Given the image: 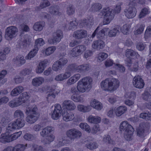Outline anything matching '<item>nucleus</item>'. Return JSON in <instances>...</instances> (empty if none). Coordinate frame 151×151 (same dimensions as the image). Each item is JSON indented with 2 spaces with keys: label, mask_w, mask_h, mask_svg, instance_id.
Listing matches in <instances>:
<instances>
[{
  "label": "nucleus",
  "mask_w": 151,
  "mask_h": 151,
  "mask_svg": "<svg viewBox=\"0 0 151 151\" xmlns=\"http://www.w3.org/2000/svg\"><path fill=\"white\" fill-rule=\"evenodd\" d=\"M119 81L116 78H107L101 83V88L105 91H114L119 87Z\"/></svg>",
  "instance_id": "1"
},
{
  "label": "nucleus",
  "mask_w": 151,
  "mask_h": 151,
  "mask_svg": "<svg viewBox=\"0 0 151 151\" xmlns=\"http://www.w3.org/2000/svg\"><path fill=\"white\" fill-rule=\"evenodd\" d=\"M26 110V114H29L27 117V122L29 124L34 123L37 120L39 115L37 106L33 105L31 108L27 107Z\"/></svg>",
  "instance_id": "2"
},
{
  "label": "nucleus",
  "mask_w": 151,
  "mask_h": 151,
  "mask_svg": "<svg viewBox=\"0 0 151 151\" xmlns=\"http://www.w3.org/2000/svg\"><path fill=\"white\" fill-rule=\"evenodd\" d=\"M92 79L90 77H86L80 80L78 82L77 90L80 92H85L86 90L92 87Z\"/></svg>",
  "instance_id": "3"
},
{
  "label": "nucleus",
  "mask_w": 151,
  "mask_h": 151,
  "mask_svg": "<svg viewBox=\"0 0 151 151\" xmlns=\"http://www.w3.org/2000/svg\"><path fill=\"white\" fill-rule=\"evenodd\" d=\"M115 14L114 10L107 8H104L98 15L100 17L104 16L103 23L104 24H109L113 19Z\"/></svg>",
  "instance_id": "4"
},
{
  "label": "nucleus",
  "mask_w": 151,
  "mask_h": 151,
  "mask_svg": "<svg viewBox=\"0 0 151 151\" xmlns=\"http://www.w3.org/2000/svg\"><path fill=\"white\" fill-rule=\"evenodd\" d=\"M66 53L65 52L61 53L59 55V60L55 62L52 66L53 70L57 71L59 70L62 69L67 63L68 60L65 58Z\"/></svg>",
  "instance_id": "5"
},
{
  "label": "nucleus",
  "mask_w": 151,
  "mask_h": 151,
  "mask_svg": "<svg viewBox=\"0 0 151 151\" xmlns=\"http://www.w3.org/2000/svg\"><path fill=\"white\" fill-rule=\"evenodd\" d=\"M22 133H14L11 134L10 133H2L0 137V142L5 143L7 142H10L16 140L19 137Z\"/></svg>",
  "instance_id": "6"
},
{
  "label": "nucleus",
  "mask_w": 151,
  "mask_h": 151,
  "mask_svg": "<svg viewBox=\"0 0 151 151\" xmlns=\"http://www.w3.org/2000/svg\"><path fill=\"white\" fill-rule=\"evenodd\" d=\"M44 44V42L42 38L37 39L35 41V45L33 49L28 54L26 57L27 59H31L35 55L38 50V48Z\"/></svg>",
  "instance_id": "7"
},
{
  "label": "nucleus",
  "mask_w": 151,
  "mask_h": 151,
  "mask_svg": "<svg viewBox=\"0 0 151 151\" xmlns=\"http://www.w3.org/2000/svg\"><path fill=\"white\" fill-rule=\"evenodd\" d=\"M18 32V29L16 27L11 26L8 27L6 29L5 37L6 40L11 39L16 36Z\"/></svg>",
  "instance_id": "8"
},
{
  "label": "nucleus",
  "mask_w": 151,
  "mask_h": 151,
  "mask_svg": "<svg viewBox=\"0 0 151 151\" xmlns=\"http://www.w3.org/2000/svg\"><path fill=\"white\" fill-rule=\"evenodd\" d=\"M14 116L17 119L15 121L20 127H23L24 125L25 122L24 120V115L23 112L20 110L16 111L14 114Z\"/></svg>",
  "instance_id": "9"
},
{
  "label": "nucleus",
  "mask_w": 151,
  "mask_h": 151,
  "mask_svg": "<svg viewBox=\"0 0 151 151\" xmlns=\"http://www.w3.org/2000/svg\"><path fill=\"white\" fill-rule=\"evenodd\" d=\"M135 6L129 5L128 8L124 10V14L126 17L128 18H132L136 15L137 10L135 7Z\"/></svg>",
  "instance_id": "10"
},
{
  "label": "nucleus",
  "mask_w": 151,
  "mask_h": 151,
  "mask_svg": "<svg viewBox=\"0 0 151 151\" xmlns=\"http://www.w3.org/2000/svg\"><path fill=\"white\" fill-rule=\"evenodd\" d=\"M120 131L124 132H134V130L132 126L129 124L126 121H124L121 123Z\"/></svg>",
  "instance_id": "11"
},
{
  "label": "nucleus",
  "mask_w": 151,
  "mask_h": 151,
  "mask_svg": "<svg viewBox=\"0 0 151 151\" xmlns=\"http://www.w3.org/2000/svg\"><path fill=\"white\" fill-rule=\"evenodd\" d=\"M41 135L44 137L42 142L44 145L49 144L55 138V136L52 133H40Z\"/></svg>",
  "instance_id": "12"
},
{
  "label": "nucleus",
  "mask_w": 151,
  "mask_h": 151,
  "mask_svg": "<svg viewBox=\"0 0 151 151\" xmlns=\"http://www.w3.org/2000/svg\"><path fill=\"white\" fill-rule=\"evenodd\" d=\"M62 111L61 105L59 104H56L54 109L52 112V118L54 119H58L61 116Z\"/></svg>",
  "instance_id": "13"
},
{
  "label": "nucleus",
  "mask_w": 151,
  "mask_h": 151,
  "mask_svg": "<svg viewBox=\"0 0 151 151\" xmlns=\"http://www.w3.org/2000/svg\"><path fill=\"white\" fill-rule=\"evenodd\" d=\"M132 83L135 87L139 88H143L145 85L143 80L139 76H135L133 78Z\"/></svg>",
  "instance_id": "14"
},
{
  "label": "nucleus",
  "mask_w": 151,
  "mask_h": 151,
  "mask_svg": "<svg viewBox=\"0 0 151 151\" xmlns=\"http://www.w3.org/2000/svg\"><path fill=\"white\" fill-rule=\"evenodd\" d=\"M87 35V32L85 30H78L73 33V36L77 39H81L85 38Z\"/></svg>",
  "instance_id": "15"
},
{
  "label": "nucleus",
  "mask_w": 151,
  "mask_h": 151,
  "mask_svg": "<svg viewBox=\"0 0 151 151\" xmlns=\"http://www.w3.org/2000/svg\"><path fill=\"white\" fill-rule=\"evenodd\" d=\"M31 40L29 36L28 35H25L19 42V44L21 48L25 47L30 44Z\"/></svg>",
  "instance_id": "16"
},
{
  "label": "nucleus",
  "mask_w": 151,
  "mask_h": 151,
  "mask_svg": "<svg viewBox=\"0 0 151 151\" xmlns=\"http://www.w3.org/2000/svg\"><path fill=\"white\" fill-rule=\"evenodd\" d=\"M63 120L65 121L72 120L75 118L74 114L70 111L68 110H65L62 113Z\"/></svg>",
  "instance_id": "17"
},
{
  "label": "nucleus",
  "mask_w": 151,
  "mask_h": 151,
  "mask_svg": "<svg viewBox=\"0 0 151 151\" xmlns=\"http://www.w3.org/2000/svg\"><path fill=\"white\" fill-rule=\"evenodd\" d=\"M48 62L47 60L45 59L40 62L37 66L36 69V71L37 73H42L46 66V65Z\"/></svg>",
  "instance_id": "18"
},
{
  "label": "nucleus",
  "mask_w": 151,
  "mask_h": 151,
  "mask_svg": "<svg viewBox=\"0 0 151 151\" xmlns=\"http://www.w3.org/2000/svg\"><path fill=\"white\" fill-rule=\"evenodd\" d=\"M105 45L104 42L100 40L94 41L92 44V46L94 49L99 50L102 49Z\"/></svg>",
  "instance_id": "19"
},
{
  "label": "nucleus",
  "mask_w": 151,
  "mask_h": 151,
  "mask_svg": "<svg viewBox=\"0 0 151 151\" xmlns=\"http://www.w3.org/2000/svg\"><path fill=\"white\" fill-rule=\"evenodd\" d=\"M63 107L68 110H73L76 108V106L73 102L70 100H65L63 103Z\"/></svg>",
  "instance_id": "20"
},
{
  "label": "nucleus",
  "mask_w": 151,
  "mask_h": 151,
  "mask_svg": "<svg viewBox=\"0 0 151 151\" xmlns=\"http://www.w3.org/2000/svg\"><path fill=\"white\" fill-rule=\"evenodd\" d=\"M44 81V79L42 77H36L32 80V83L35 86L38 87L41 85Z\"/></svg>",
  "instance_id": "21"
},
{
  "label": "nucleus",
  "mask_w": 151,
  "mask_h": 151,
  "mask_svg": "<svg viewBox=\"0 0 151 151\" xmlns=\"http://www.w3.org/2000/svg\"><path fill=\"white\" fill-rule=\"evenodd\" d=\"M24 88L22 86L16 87L13 89L11 92V95L12 96H15L22 93L24 91Z\"/></svg>",
  "instance_id": "22"
},
{
  "label": "nucleus",
  "mask_w": 151,
  "mask_h": 151,
  "mask_svg": "<svg viewBox=\"0 0 151 151\" xmlns=\"http://www.w3.org/2000/svg\"><path fill=\"white\" fill-rule=\"evenodd\" d=\"M91 66L89 63H84L81 65H78V72H85L90 69Z\"/></svg>",
  "instance_id": "23"
},
{
  "label": "nucleus",
  "mask_w": 151,
  "mask_h": 151,
  "mask_svg": "<svg viewBox=\"0 0 151 151\" xmlns=\"http://www.w3.org/2000/svg\"><path fill=\"white\" fill-rule=\"evenodd\" d=\"M91 106L97 110H101L102 108V104L95 99H93L91 100Z\"/></svg>",
  "instance_id": "24"
},
{
  "label": "nucleus",
  "mask_w": 151,
  "mask_h": 151,
  "mask_svg": "<svg viewBox=\"0 0 151 151\" xmlns=\"http://www.w3.org/2000/svg\"><path fill=\"white\" fill-rule=\"evenodd\" d=\"M93 17H90L89 18H88L87 19H84L82 20L80 24L82 27H89L93 24Z\"/></svg>",
  "instance_id": "25"
},
{
  "label": "nucleus",
  "mask_w": 151,
  "mask_h": 151,
  "mask_svg": "<svg viewBox=\"0 0 151 151\" xmlns=\"http://www.w3.org/2000/svg\"><path fill=\"white\" fill-rule=\"evenodd\" d=\"M62 31L60 30H57L56 32L53 34V38L54 40L56 43L59 42L63 37Z\"/></svg>",
  "instance_id": "26"
},
{
  "label": "nucleus",
  "mask_w": 151,
  "mask_h": 151,
  "mask_svg": "<svg viewBox=\"0 0 151 151\" xmlns=\"http://www.w3.org/2000/svg\"><path fill=\"white\" fill-rule=\"evenodd\" d=\"M18 125L15 121L12 123H10L7 127L6 132L14 131L16 129L21 128L19 127Z\"/></svg>",
  "instance_id": "27"
},
{
  "label": "nucleus",
  "mask_w": 151,
  "mask_h": 151,
  "mask_svg": "<svg viewBox=\"0 0 151 151\" xmlns=\"http://www.w3.org/2000/svg\"><path fill=\"white\" fill-rule=\"evenodd\" d=\"M88 122L91 123L97 124L101 122V118L98 116H89L88 118Z\"/></svg>",
  "instance_id": "28"
},
{
  "label": "nucleus",
  "mask_w": 151,
  "mask_h": 151,
  "mask_svg": "<svg viewBox=\"0 0 151 151\" xmlns=\"http://www.w3.org/2000/svg\"><path fill=\"white\" fill-rule=\"evenodd\" d=\"M45 26V23L42 22H37L33 26L34 29L36 31H40Z\"/></svg>",
  "instance_id": "29"
},
{
  "label": "nucleus",
  "mask_w": 151,
  "mask_h": 151,
  "mask_svg": "<svg viewBox=\"0 0 151 151\" xmlns=\"http://www.w3.org/2000/svg\"><path fill=\"white\" fill-rule=\"evenodd\" d=\"M78 110L85 113L89 111L91 109V107L90 106H85L82 105H79L77 106Z\"/></svg>",
  "instance_id": "30"
},
{
  "label": "nucleus",
  "mask_w": 151,
  "mask_h": 151,
  "mask_svg": "<svg viewBox=\"0 0 151 151\" xmlns=\"http://www.w3.org/2000/svg\"><path fill=\"white\" fill-rule=\"evenodd\" d=\"M127 110V107L124 106H121L118 107L116 111L117 116H119L123 114Z\"/></svg>",
  "instance_id": "31"
},
{
  "label": "nucleus",
  "mask_w": 151,
  "mask_h": 151,
  "mask_svg": "<svg viewBox=\"0 0 151 151\" xmlns=\"http://www.w3.org/2000/svg\"><path fill=\"white\" fill-rule=\"evenodd\" d=\"M149 90L150 91H151V88H147L145 92L142 94V99L145 101H148L151 99V95L147 91Z\"/></svg>",
  "instance_id": "32"
},
{
  "label": "nucleus",
  "mask_w": 151,
  "mask_h": 151,
  "mask_svg": "<svg viewBox=\"0 0 151 151\" xmlns=\"http://www.w3.org/2000/svg\"><path fill=\"white\" fill-rule=\"evenodd\" d=\"M126 56L127 58H129L130 56H135L137 57L139 56L138 53L130 49H127L126 50Z\"/></svg>",
  "instance_id": "33"
},
{
  "label": "nucleus",
  "mask_w": 151,
  "mask_h": 151,
  "mask_svg": "<svg viewBox=\"0 0 151 151\" xmlns=\"http://www.w3.org/2000/svg\"><path fill=\"white\" fill-rule=\"evenodd\" d=\"M67 135L68 137L72 140L80 137L81 135V133H67Z\"/></svg>",
  "instance_id": "34"
},
{
  "label": "nucleus",
  "mask_w": 151,
  "mask_h": 151,
  "mask_svg": "<svg viewBox=\"0 0 151 151\" xmlns=\"http://www.w3.org/2000/svg\"><path fill=\"white\" fill-rule=\"evenodd\" d=\"M86 146L88 149L92 150L95 149L98 147V144L95 142H91L87 143Z\"/></svg>",
  "instance_id": "35"
},
{
  "label": "nucleus",
  "mask_w": 151,
  "mask_h": 151,
  "mask_svg": "<svg viewBox=\"0 0 151 151\" xmlns=\"http://www.w3.org/2000/svg\"><path fill=\"white\" fill-rule=\"evenodd\" d=\"M119 28L115 27L108 32V35L110 37H113L115 36L119 32Z\"/></svg>",
  "instance_id": "36"
},
{
  "label": "nucleus",
  "mask_w": 151,
  "mask_h": 151,
  "mask_svg": "<svg viewBox=\"0 0 151 151\" xmlns=\"http://www.w3.org/2000/svg\"><path fill=\"white\" fill-rule=\"evenodd\" d=\"M102 8L101 4L99 3H96L92 5L91 8V10L93 12H97Z\"/></svg>",
  "instance_id": "37"
},
{
  "label": "nucleus",
  "mask_w": 151,
  "mask_h": 151,
  "mask_svg": "<svg viewBox=\"0 0 151 151\" xmlns=\"http://www.w3.org/2000/svg\"><path fill=\"white\" fill-rule=\"evenodd\" d=\"M139 117L146 120H151V114L149 112L141 113L139 115Z\"/></svg>",
  "instance_id": "38"
},
{
  "label": "nucleus",
  "mask_w": 151,
  "mask_h": 151,
  "mask_svg": "<svg viewBox=\"0 0 151 151\" xmlns=\"http://www.w3.org/2000/svg\"><path fill=\"white\" fill-rule=\"evenodd\" d=\"M71 99L72 100L76 102H83L84 101L83 98L81 96H77L75 94L72 95Z\"/></svg>",
  "instance_id": "39"
},
{
  "label": "nucleus",
  "mask_w": 151,
  "mask_h": 151,
  "mask_svg": "<svg viewBox=\"0 0 151 151\" xmlns=\"http://www.w3.org/2000/svg\"><path fill=\"white\" fill-rule=\"evenodd\" d=\"M49 12L51 14H56L58 12V7L56 5L50 6L49 9Z\"/></svg>",
  "instance_id": "40"
},
{
  "label": "nucleus",
  "mask_w": 151,
  "mask_h": 151,
  "mask_svg": "<svg viewBox=\"0 0 151 151\" xmlns=\"http://www.w3.org/2000/svg\"><path fill=\"white\" fill-rule=\"evenodd\" d=\"M25 62V60L24 59L23 56L19 55L16 57V63L19 66H21L24 64Z\"/></svg>",
  "instance_id": "41"
},
{
  "label": "nucleus",
  "mask_w": 151,
  "mask_h": 151,
  "mask_svg": "<svg viewBox=\"0 0 151 151\" xmlns=\"http://www.w3.org/2000/svg\"><path fill=\"white\" fill-rule=\"evenodd\" d=\"M79 126L83 130L86 132H90L91 131V128L86 123H81Z\"/></svg>",
  "instance_id": "42"
},
{
  "label": "nucleus",
  "mask_w": 151,
  "mask_h": 151,
  "mask_svg": "<svg viewBox=\"0 0 151 151\" xmlns=\"http://www.w3.org/2000/svg\"><path fill=\"white\" fill-rule=\"evenodd\" d=\"M78 65H77L75 64H72L69 65L68 66V71H70L71 72L75 71H77L78 72Z\"/></svg>",
  "instance_id": "43"
},
{
  "label": "nucleus",
  "mask_w": 151,
  "mask_h": 151,
  "mask_svg": "<svg viewBox=\"0 0 151 151\" xmlns=\"http://www.w3.org/2000/svg\"><path fill=\"white\" fill-rule=\"evenodd\" d=\"M78 53L80 55L86 50V47L83 45H78L75 47Z\"/></svg>",
  "instance_id": "44"
},
{
  "label": "nucleus",
  "mask_w": 151,
  "mask_h": 151,
  "mask_svg": "<svg viewBox=\"0 0 151 151\" xmlns=\"http://www.w3.org/2000/svg\"><path fill=\"white\" fill-rule=\"evenodd\" d=\"M57 94L55 89L54 88H51L50 89L49 93L48 94V98H50L54 99L55 98V96Z\"/></svg>",
  "instance_id": "45"
},
{
  "label": "nucleus",
  "mask_w": 151,
  "mask_h": 151,
  "mask_svg": "<svg viewBox=\"0 0 151 151\" xmlns=\"http://www.w3.org/2000/svg\"><path fill=\"white\" fill-rule=\"evenodd\" d=\"M130 26L127 24H125L123 25L121 28L122 33L124 35H127L129 31Z\"/></svg>",
  "instance_id": "46"
},
{
  "label": "nucleus",
  "mask_w": 151,
  "mask_h": 151,
  "mask_svg": "<svg viewBox=\"0 0 151 151\" xmlns=\"http://www.w3.org/2000/svg\"><path fill=\"white\" fill-rule=\"evenodd\" d=\"M128 66H129V69L131 71L136 72L138 70L139 66L138 63L137 62H135L133 65H128Z\"/></svg>",
  "instance_id": "47"
},
{
  "label": "nucleus",
  "mask_w": 151,
  "mask_h": 151,
  "mask_svg": "<svg viewBox=\"0 0 151 151\" xmlns=\"http://www.w3.org/2000/svg\"><path fill=\"white\" fill-rule=\"evenodd\" d=\"M56 48L54 47H50L46 49L45 54L47 55H49L53 53L55 50Z\"/></svg>",
  "instance_id": "48"
},
{
  "label": "nucleus",
  "mask_w": 151,
  "mask_h": 151,
  "mask_svg": "<svg viewBox=\"0 0 151 151\" xmlns=\"http://www.w3.org/2000/svg\"><path fill=\"white\" fill-rule=\"evenodd\" d=\"M108 56L107 54L105 52H101L99 53L98 59L100 61H103V60L106 58Z\"/></svg>",
  "instance_id": "49"
},
{
  "label": "nucleus",
  "mask_w": 151,
  "mask_h": 151,
  "mask_svg": "<svg viewBox=\"0 0 151 151\" xmlns=\"http://www.w3.org/2000/svg\"><path fill=\"white\" fill-rule=\"evenodd\" d=\"M151 35V26H148L146 30L145 34V39H147L150 37Z\"/></svg>",
  "instance_id": "50"
},
{
  "label": "nucleus",
  "mask_w": 151,
  "mask_h": 151,
  "mask_svg": "<svg viewBox=\"0 0 151 151\" xmlns=\"http://www.w3.org/2000/svg\"><path fill=\"white\" fill-rule=\"evenodd\" d=\"M75 9L71 5H70L67 8V14L70 15L73 14L75 12Z\"/></svg>",
  "instance_id": "51"
},
{
  "label": "nucleus",
  "mask_w": 151,
  "mask_h": 151,
  "mask_svg": "<svg viewBox=\"0 0 151 151\" xmlns=\"http://www.w3.org/2000/svg\"><path fill=\"white\" fill-rule=\"evenodd\" d=\"M69 140L65 139V137L62 138L59 140V147L63 146L65 144L68 143Z\"/></svg>",
  "instance_id": "52"
},
{
  "label": "nucleus",
  "mask_w": 151,
  "mask_h": 151,
  "mask_svg": "<svg viewBox=\"0 0 151 151\" xmlns=\"http://www.w3.org/2000/svg\"><path fill=\"white\" fill-rule=\"evenodd\" d=\"M77 25L78 23L76 20L72 21L70 22L68 29L69 30H71L76 28Z\"/></svg>",
  "instance_id": "53"
},
{
  "label": "nucleus",
  "mask_w": 151,
  "mask_h": 151,
  "mask_svg": "<svg viewBox=\"0 0 151 151\" xmlns=\"http://www.w3.org/2000/svg\"><path fill=\"white\" fill-rule=\"evenodd\" d=\"M146 46L145 43L139 42L137 45L136 48L139 50L142 51L145 49Z\"/></svg>",
  "instance_id": "54"
},
{
  "label": "nucleus",
  "mask_w": 151,
  "mask_h": 151,
  "mask_svg": "<svg viewBox=\"0 0 151 151\" xmlns=\"http://www.w3.org/2000/svg\"><path fill=\"white\" fill-rule=\"evenodd\" d=\"M24 138L26 140L31 141L35 139V137L29 133H26L24 136Z\"/></svg>",
  "instance_id": "55"
},
{
  "label": "nucleus",
  "mask_w": 151,
  "mask_h": 151,
  "mask_svg": "<svg viewBox=\"0 0 151 151\" xmlns=\"http://www.w3.org/2000/svg\"><path fill=\"white\" fill-rule=\"evenodd\" d=\"M55 131V128L52 127H47L42 129V132H52Z\"/></svg>",
  "instance_id": "56"
},
{
  "label": "nucleus",
  "mask_w": 151,
  "mask_h": 151,
  "mask_svg": "<svg viewBox=\"0 0 151 151\" xmlns=\"http://www.w3.org/2000/svg\"><path fill=\"white\" fill-rule=\"evenodd\" d=\"M21 104V103L17 101H11L9 103V106L12 107H14L18 106Z\"/></svg>",
  "instance_id": "57"
},
{
  "label": "nucleus",
  "mask_w": 151,
  "mask_h": 151,
  "mask_svg": "<svg viewBox=\"0 0 151 151\" xmlns=\"http://www.w3.org/2000/svg\"><path fill=\"white\" fill-rule=\"evenodd\" d=\"M148 12V10L147 9L145 8H144L142 10L140 14L139 17L140 18L143 17L147 14Z\"/></svg>",
  "instance_id": "58"
},
{
  "label": "nucleus",
  "mask_w": 151,
  "mask_h": 151,
  "mask_svg": "<svg viewBox=\"0 0 151 151\" xmlns=\"http://www.w3.org/2000/svg\"><path fill=\"white\" fill-rule=\"evenodd\" d=\"M136 96L135 92L132 91L131 93L129 92L126 93L124 95L125 97L126 98H134Z\"/></svg>",
  "instance_id": "59"
},
{
  "label": "nucleus",
  "mask_w": 151,
  "mask_h": 151,
  "mask_svg": "<svg viewBox=\"0 0 151 151\" xmlns=\"http://www.w3.org/2000/svg\"><path fill=\"white\" fill-rule=\"evenodd\" d=\"M144 26L143 24L141 25L134 32L135 35H137L141 34L143 31Z\"/></svg>",
  "instance_id": "60"
},
{
  "label": "nucleus",
  "mask_w": 151,
  "mask_h": 151,
  "mask_svg": "<svg viewBox=\"0 0 151 151\" xmlns=\"http://www.w3.org/2000/svg\"><path fill=\"white\" fill-rule=\"evenodd\" d=\"M24 79V78L19 76H16L14 79L16 83H22Z\"/></svg>",
  "instance_id": "61"
},
{
  "label": "nucleus",
  "mask_w": 151,
  "mask_h": 151,
  "mask_svg": "<svg viewBox=\"0 0 151 151\" xmlns=\"http://www.w3.org/2000/svg\"><path fill=\"white\" fill-rule=\"evenodd\" d=\"M125 138L128 141H129L132 139V134L131 133H125L124 134Z\"/></svg>",
  "instance_id": "62"
},
{
  "label": "nucleus",
  "mask_w": 151,
  "mask_h": 151,
  "mask_svg": "<svg viewBox=\"0 0 151 151\" xmlns=\"http://www.w3.org/2000/svg\"><path fill=\"white\" fill-rule=\"evenodd\" d=\"M75 81L76 80H75L73 77H71L67 80L66 82V85L68 86L73 85L76 82Z\"/></svg>",
  "instance_id": "63"
},
{
  "label": "nucleus",
  "mask_w": 151,
  "mask_h": 151,
  "mask_svg": "<svg viewBox=\"0 0 151 151\" xmlns=\"http://www.w3.org/2000/svg\"><path fill=\"white\" fill-rule=\"evenodd\" d=\"M43 2L40 5V7L42 8H43L48 6L50 5V2L47 0H44Z\"/></svg>",
  "instance_id": "64"
}]
</instances>
